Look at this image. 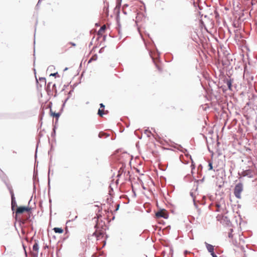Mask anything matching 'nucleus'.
I'll return each mask as SVG.
<instances>
[{
    "label": "nucleus",
    "instance_id": "obj_1",
    "mask_svg": "<svg viewBox=\"0 0 257 257\" xmlns=\"http://www.w3.org/2000/svg\"><path fill=\"white\" fill-rule=\"evenodd\" d=\"M8 178L5 179L2 178V181L6 185L8 189L9 190L11 196V207L12 210H14L16 207H17L15 194L12 185L7 182Z\"/></svg>",
    "mask_w": 257,
    "mask_h": 257
},
{
    "label": "nucleus",
    "instance_id": "obj_2",
    "mask_svg": "<svg viewBox=\"0 0 257 257\" xmlns=\"http://www.w3.org/2000/svg\"><path fill=\"white\" fill-rule=\"evenodd\" d=\"M94 228L96 229V230L92 234L88 235V239H92V237H95L96 240H100L103 237L104 232L103 231L98 229L99 227L97 224H95Z\"/></svg>",
    "mask_w": 257,
    "mask_h": 257
},
{
    "label": "nucleus",
    "instance_id": "obj_3",
    "mask_svg": "<svg viewBox=\"0 0 257 257\" xmlns=\"http://www.w3.org/2000/svg\"><path fill=\"white\" fill-rule=\"evenodd\" d=\"M243 191V184L241 182L237 183L234 187L233 193L236 198H241V193Z\"/></svg>",
    "mask_w": 257,
    "mask_h": 257
},
{
    "label": "nucleus",
    "instance_id": "obj_4",
    "mask_svg": "<svg viewBox=\"0 0 257 257\" xmlns=\"http://www.w3.org/2000/svg\"><path fill=\"white\" fill-rule=\"evenodd\" d=\"M156 216L157 218H163L167 219L169 217V214L165 209H160L156 213Z\"/></svg>",
    "mask_w": 257,
    "mask_h": 257
},
{
    "label": "nucleus",
    "instance_id": "obj_5",
    "mask_svg": "<svg viewBox=\"0 0 257 257\" xmlns=\"http://www.w3.org/2000/svg\"><path fill=\"white\" fill-rule=\"evenodd\" d=\"M233 79H231L230 76H228V77H225L223 79V82L224 83L226 84L228 89L232 91V82H233Z\"/></svg>",
    "mask_w": 257,
    "mask_h": 257
},
{
    "label": "nucleus",
    "instance_id": "obj_6",
    "mask_svg": "<svg viewBox=\"0 0 257 257\" xmlns=\"http://www.w3.org/2000/svg\"><path fill=\"white\" fill-rule=\"evenodd\" d=\"M31 210V207H26V206H19L17 207L16 213V214H22L24 212H29Z\"/></svg>",
    "mask_w": 257,
    "mask_h": 257
},
{
    "label": "nucleus",
    "instance_id": "obj_7",
    "mask_svg": "<svg viewBox=\"0 0 257 257\" xmlns=\"http://www.w3.org/2000/svg\"><path fill=\"white\" fill-rule=\"evenodd\" d=\"M241 175L243 177H247L251 178L253 177V172L251 169L243 170L241 172Z\"/></svg>",
    "mask_w": 257,
    "mask_h": 257
},
{
    "label": "nucleus",
    "instance_id": "obj_8",
    "mask_svg": "<svg viewBox=\"0 0 257 257\" xmlns=\"http://www.w3.org/2000/svg\"><path fill=\"white\" fill-rule=\"evenodd\" d=\"M121 2L122 0H116V5L114 10L117 13V19H118L119 17L120 9L121 7Z\"/></svg>",
    "mask_w": 257,
    "mask_h": 257
},
{
    "label": "nucleus",
    "instance_id": "obj_9",
    "mask_svg": "<svg viewBox=\"0 0 257 257\" xmlns=\"http://www.w3.org/2000/svg\"><path fill=\"white\" fill-rule=\"evenodd\" d=\"M205 244L206 248L209 252H213L214 250V247L213 245L205 242Z\"/></svg>",
    "mask_w": 257,
    "mask_h": 257
},
{
    "label": "nucleus",
    "instance_id": "obj_10",
    "mask_svg": "<svg viewBox=\"0 0 257 257\" xmlns=\"http://www.w3.org/2000/svg\"><path fill=\"white\" fill-rule=\"evenodd\" d=\"M99 105H100V108L98 109L97 114L99 116H102L104 114V112H103V111L102 109H101L100 108H102V109H103L104 108L105 106L102 103H100L99 104Z\"/></svg>",
    "mask_w": 257,
    "mask_h": 257
},
{
    "label": "nucleus",
    "instance_id": "obj_11",
    "mask_svg": "<svg viewBox=\"0 0 257 257\" xmlns=\"http://www.w3.org/2000/svg\"><path fill=\"white\" fill-rule=\"evenodd\" d=\"M53 230L56 233H62L64 231L63 229L61 227H54Z\"/></svg>",
    "mask_w": 257,
    "mask_h": 257
},
{
    "label": "nucleus",
    "instance_id": "obj_12",
    "mask_svg": "<svg viewBox=\"0 0 257 257\" xmlns=\"http://www.w3.org/2000/svg\"><path fill=\"white\" fill-rule=\"evenodd\" d=\"M50 112H51V115L53 116V117H55L57 120H58L59 117H60V115H61V113L60 112H57V113H56V112H53L51 110H50Z\"/></svg>",
    "mask_w": 257,
    "mask_h": 257
},
{
    "label": "nucleus",
    "instance_id": "obj_13",
    "mask_svg": "<svg viewBox=\"0 0 257 257\" xmlns=\"http://www.w3.org/2000/svg\"><path fill=\"white\" fill-rule=\"evenodd\" d=\"M39 248V247L38 241H36L35 243L33 244V249L34 251L38 252Z\"/></svg>",
    "mask_w": 257,
    "mask_h": 257
},
{
    "label": "nucleus",
    "instance_id": "obj_14",
    "mask_svg": "<svg viewBox=\"0 0 257 257\" xmlns=\"http://www.w3.org/2000/svg\"><path fill=\"white\" fill-rule=\"evenodd\" d=\"M51 84V82H49L46 87V90L47 92V93L48 95H50V94L51 92V89H50Z\"/></svg>",
    "mask_w": 257,
    "mask_h": 257
},
{
    "label": "nucleus",
    "instance_id": "obj_15",
    "mask_svg": "<svg viewBox=\"0 0 257 257\" xmlns=\"http://www.w3.org/2000/svg\"><path fill=\"white\" fill-rule=\"evenodd\" d=\"M97 59V55L96 54L93 55L88 61V63H90L92 61H95Z\"/></svg>",
    "mask_w": 257,
    "mask_h": 257
},
{
    "label": "nucleus",
    "instance_id": "obj_16",
    "mask_svg": "<svg viewBox=\"0 0 257 257\" xmlns=\"http://www.w3.org/2000/svg\"><path fill=\"white\" fill-rule=\"evenodd\" d=\"M37 176V173H35L34 172V176H33V179H34L33 189L34 191L36 190L35 182H36V179Z\"/></svg>",
    "mask_w": 257,
    "mask_h": 257
},
{
    "label": "nucleus",
    "instance_id": "obj_17",
    "mask_svg": "<svg viewBox=\"0 0 257 257\" xmlns=\"http://www.w3.org/2000/svg\"><path fill=\"white\" fill-rule=\"evenodd\" d=\"M106 29V27L105 26H102L99 30L98 32V35H100L101 33L103 32Z\"/></svg>",
    "mask_w": 257,
    "mask_h": 257
},
{
    "label": "nucleus",
    "instance_id": "obj_18",
    "mask_svg": "<svg viewBox=\"0 0 257 257\" xmlns=\"http://www.w3.org/2000/svg\"><path fill=\"white\" fill-rule=\"evenodd\" d=\"M208 170L210 171L213 169V163L211 160L208 161Z\"/></svg>",
    "mask_w": 257,
    "mask_h": 257
},
{
    "label": "nucleus",
    "instance_id": "obj_19",
    "mask_svg": "<svg viewBox=\"0 0 257 257\" xmlns=\"http://www.w3.org/2000/svg\"><path fill=\"white\" fill-rule=\"evenodd\" d=\"M0 177L2 179V178L7 179V177L6 176V175L4 173V172L0 169Z\"/></svg>",
    "mask_w": 257,
    "mask_h": 257
},
{
    "label": "nucleus",
    "instance_id": "obj_20",
    "mask_svg": "<svg viewBox=\"0 0 257 257\" xmlns=\"http://www.w3.org/2000/svg\"><path fill=\"white\" fill-rule=\"evenodd\" d=\"M56 126H54V127L53 128V131L51 133V137H54L56 135Z\"/></svg>",
    "mask_w": 257,
    "mask_h": 257
},
{
    "label": "nucleus",
    "instance_id": "obj_21",
    "mask_svg": "<svg viewBox=\"0 0 257 257\" xmlns=\"http://www.w3.org/2000/svg\"><path fill=\"white\" fill-rule=\"evenodd\" d=\"M144 133L147 135L148 137H150V135H152L151 132L148 130H145Z\"/></svg>",
    "mask_w": 257,
    "mask_h": 257
},
{
    "label": "nucleus",
    "instance_id": "obj_22",
    "mask_svg": "<svg viewBox=\"0 0 257 257\" xmlns=\"http://www.w3.org/2000/svg\"><path fill=\"white\" fill-rule=\"evenodd\" d=\"M39 80L41 82L44 83V84L46 85V79L45 77H40Z\"/></svg>",
    "mask_w": 257,
    "mask_h": 257
},
{
    "label": "nucleus",
    "instance_id": "obj_23",
    "mask_svg": "<svg viewBox=\"0 0 257 257\" xmlns=\"http://www.w3.org/2000/svg\"><path fill=\"white\" fill-rule=\"evenodd\" d=\"M50 166L49 167V171H48V186H50Z\"/></svg>",
    "mask_w": 257,
    "mask_h": 257
},
{
    "label": "nucleus",
    "instance_id": "obj_24",
    "mask_svg": "<svg viewBox=\"0 0 257 257\" xmlns=\"http://www.w3.org/2000/svg\"><path fill=\"white\" fill-rule=\"evenodd\" d=\"M69 99V96H68L66 99L65 100H64L63 104H62V108L61 109V111H62L63 110V107L65 106V103L67 101V100Z\"/></svg>",
    "mask_w": 257,
    "mask_h": 257
},
{
    "label": "nucleus",
    "instance_id": "obj_25",
    "mask_svg": "<svg viewBox=\"0 0 257 257\" xmlns=\"http://www.w3.org/2000/svg\"><path fill=\"white\" fill-rule=\"evenodd\" d=\"M52 90H54L55 91V94L54 96H56L57 95V89H56V86L55 84H53L52 85Z\"/></svg>",
    "mask_w": 257,
    "mask_h": 257
},
{
    "label": "nucleus",
    "instance_id": "obj_26",
    "mask_svg": "<svg viewBox=\"0 0 257 257\" xmlns=\"http://www.w3.org/2000/svg\"><path fill=\"white\" fill-rule=\"evenodd\" d=\"M202 169H203L202 165L201 164H200L198 166V168H197V170H198V173H199V172H201V171L202 170Z\"/></svg>",
    "mask_w": 257,
    "mask_h": 257
},
{
    "label": "nucleus",
    "instance_id": "obj_27",
    "mask_svg": "<svg viewBox=\"0 0 257 257\" xmlns=\"http://www.w3.org/2000/svg\"><path fill=\"white\" fill-rule=\"evenodd\" d=\"M40 139H39L38 142H37V147H36V152H35V158L37 157V150H38V145H39V143H40Z\"/></svg>",
    "mask_w": 257,
    "mask_h": 257
},
{
    "label": "nucleus",
    "instance_id": "obj_28",
    "mask_svg": "<svg viewBox=\"0 0 257 257\" xmlns=\"http://www.w3.org/2000/svg\"><path fill=\"white\" fill-rule=\"evenodd\" d=\"M50 76H55V77H59V75L58 73V72H56V73H51Z\"/></svg>",
    "mask_w": 257,
    "mask_h": 257
},
{
    "label": "nucleus",
    "instance_id": "obj_29",
    "mask_svg": "<svg viewBox=\"0 0 257 257\" xmlns=\"http://www.w3.org/2000/svg\"><path fill=\"white\" fill-rule=\"evenodd\" d=\"M77 218V216H75V217H74V219H72L71 220H68L66 222V224H68L69 222H71V221H74V220H75L76 218Z\"/></svg>",
    "mask_w": 257,
    "mask_h": 257
},
{
    "label": "nucleus",
    "instance_id": "obj_30",
    "mask_svg": "<svg viewBox=\"0 0 257 257\" xmlns=\"http://www.w3.org/2000/svg\"><path fill=\"white\" fill-rule=\"evenodd\" d=\"M193 204H194V206L195 207V208L196 209L198 208V205L197 204V203H196V202L195 201V199H193Z\"/></svg>",
    "mask_w": 257,
    "mask_h": 257
},
{
    "label": "nucleus",
    "instance_id": "obj_31",
    "mask_svg": "<svg viewBox=\"0 0 257 257\" xmlns=\"http://www.w3.org/2000/svg\"><path fill=\"white\" fill-rule=\"evenodd\" d=\"M122 172V168H120L118 171L117 177H119L121 175Z\"/></svg>",
    "mask_w": 257,
    "mask_h": 257
},
{
    "label": "nucleus",
    "instance_id": "obj_32",
    "mask_svg": "<svg viewBox=\"0 0 257 257\" xmlns=\"http://www.w3.org/2000/svg\"><path fill=\"white\" fill-rule=\"evenodd\" d=\"M210 254L212 257H217V255L214 252V250L213 252H211Z\"/></svg>",
    "mask_w": 257,
    "mask_h": 257
},
{
    "label": "nucleus",
    "instance_id": "obj_33",
    "mask_svg": "<svg viewBox=\"0 0 257 257\" xmlns=\"http://www.w3.org/2000/svg\"><path fill=\"white\" fill-rule=\"evenodd\" d=\"M119 208V204H116V208L114 210V211H117Z\"/></svg>",
    "mask_w": 257,
    "mask_h": 257
},
{
    "label": "nucleus",
    "instance_id": "obj_34",
    "mask_svg": "<svg viewBox=\"0 0 257 257\" xmlns=\"http://www.w3.org/2000/svg\"><path fill=\"white\" fill-rule=\"evenodd\" d=\"M128 7V4H124L122 6V9H125V8H126Z\"/></svg>",
    "mask_w": 257,
    "mask_h": 257
},
{
    "label": "nucleus",
    "instance_id": "obj_35",
    "mask_svg": "<svg viewBox=\"0 0 257 257\" xmlns=\"http://www.w3.org/2000/svg\"><path fill=\"white\" fill-rule=\"evenodd\" d=\"M190 196L193 198V200L195 199V196H194L193 193L192 192H190Z\"/></svg>",
    "mask_w": 257,
    "mask_h": 257
},
{
    "label": "nucleus",
    "instance_id": "obj_36",
    "mask_svg": "<svg viewBox=\"0 0 257 257\" xmlns=\"http://www.w3.org/2000/svg\"><path fill=\"white\" fill-rule=\"evenodd\" d=\"M111 201V198H107L106 199L107 203H109Z\"/></svg>",
    "mask_w": 257,
    "mask_h": 257
},
{
    "label": "nucleus",
    "instance_id": "obj_37",
    "mask_svg": "<svg viewBox=\"0 0 257 257\" xmlns=\"http://www.w3.org/2000/svg\"><path fill=\"white\" fill-rule=\"evenodd\" d=\"M197 212L198 213V215H200V213H201V209L198 208L197 209Z\"/></svg>",
    "mask_w": 257,
    "mask_h": 257
},
{
    "label": "nucleus",
    "instance_id": "obj_38",
    "mask_svg": "<svg viewBox=\"0 0 257 257\" xmlns=\"http://www.w3.org/2000/svg\"><path fill=\"white\" fill-rule=\"evenodd\" d=\"M104 47H102L101 48L99 51V53H102L103 52V50H104Z\"/></svg>",
    "mask_w": 257,
    "mask_h": 257
},
{
    "label": "nucleus",
    "instance_id": "obj_39",
    "mask_svg": "<svg viewBox=\"0 0 257 257\" xmlns=\"http://www.w3.org/2000/svg\"><path fill=\"white\" fill-rule=\"evenodd\" d=\"M204 177H203V178L202 179L197 180V182H200L202 183L204 181Z\"/></svg>",
    "mask_w": 257,
    "mask_h": 257
},
{
    "label": "nucleus",
    "instance_id": "obj_40",
    "mask_svg": "<svg viewBox=\"0 0 257 257\" xmlns=\"http://www.w3.org/2000/svg\"><path fill=\"white\" fill-rule=\"evenodd\" d=\"M69 44H71L72 46H75L76 44L73 42H69Z\"/></svg>",
    "mask_w": 257,
    "mask_h": 257
},
{
    "label": "nucleus",
    "instance_id": "obj_41",
    "mask_svg": "<svg viewBox=\"0 0 257 257\" xmlns=\"http://www.w3.org/2000/svg\"><path fill=\"white\" fill-rule=\"evenodd\" d=\"M122 13L124 15H126L127 14V13L124 10V9H122Z\"/></svg>",
    "mask_w": 257,
    "mask_h": 257
},
{
    "label": "nucleus",
    "instance_id": "obj_42",
    "mask_svg": "<svg viewBox=\"0 0 257 257\" xmlns=\"http://www.w3.org/2000/svg\"><path fill=\"white\" fill-rule=\"evenodd\" d=\"M216 206L217 208H219L220 207V205L219 204H217Z\"/></svg>",
    "mask_w": 257,
    "mask_h": 257
},
{
    "label": "nucleus",
    "instance_id": "obj_43",
    "mask_svg": "<svg viewBox=\"0 0 257 257\" xmlns=\"http://www.w3.org/2000/svg\"><path fill=\"white\" fill-rule=\"evenodd\" d=\"M188 253H189V252L187 250H185L184 252L185 255H186Z\"/></svg>",
    "mask_w": 257,
    "mask_h": 257
},
{
    "label": "nucleus",
    "instance_id": "obj_44",
    "mask_svg": "<svg viewBox=\"0 0 257 257\" xmlns=\"http://www.w3.org/2000/svg\"><path fill=\"white\" fill-rule=\"evenodd\" d=\"M98 137H99V138H101V137H102L101 133H100L99 134V135H98Z\"/></svg>",
    "mask_w": 257,
    "mask_h": 257
},
{
    "label": "nucleus",
    "instance_id": "obj_45",
    "mask_svg": "<svg viewBox=\"0 0 257 257\" xmlns=\"http://www.w3.org/2000/svg\"><path fill=\"white\" fill-rule=\"evenodd\" d=\"M156 67H157V68H158V69L159 70H160V71L161 70L160 68L158 66V65H156Z\"/></svg>",
    "mask_w": 257,
    "mask_h": 257
},
{
    "label": "nucleus",
    "instance_id": "obj_46",
    "mask_svg": "<svg viewBox=\"0 0 257 257\" xmlns=\"http://www.w3.org/2000/svg\"><path fill=\"white\" fill-rule=\"evenodd\" d=\"M106 37V36H105V35L103 36V40L104 41H105V40Z\"/></svg>",
    "mask_w": 257,
    "mask_h": 257
},
{
    "label": "nucleus",
    "instance_id": "obj_47",
    "mask_svg": "<svg viewBox=\"0 0 257 257\" xmlns=\"http://www.w3.org/2000/svg\"><path fill=\"white\" fill-rule=\"evenodd\" d=\"M39 137H41L42 136V134H41L40 133H39Z\"/></svg>",
    "mask_w": 257,
    "mask_h": 257
},
{
    "label": "nucleus",
    "instance_id": "obj_48",
    "mask_svg": "<svg viewBox=\"0 0 257 257\" xmlns=\"http://www.w3.org/2000/svg\"><path fill=\"white\" fill-rule=\"evenodd\" d=\"M40 1H41V0H39V1H38V3H37V6H38L39 5V4H40Z\"/></svg>",
    "mask_w": 257,
    "mask_h": 257
},
{
    "label": "nucleus",
    "instance_id": "obj_49",
    "mask_svg": "<svg viewBox=\"0 0 257 257\" xmlns=\"http://www.w3.org/2000/svg\"><path fill=\"white\" fill-rule=\"evenodd\" d=\"M36 83H37V86L38 87L39 82H38V80L37 79H36Z\"/></svg>",
    "mask_w": 257,
    "mask_h": 257
},
{
    "label": "nucleus",
    "instance_id": "obj_50",
    "mask_svg": "<svg viewBox=\"0 0 257 257\" xmlns=\"http://www.w3.org/2000/svg\"><path fill=\"white\" fill-rule=\"evenodd\" d=\"M105 244H106V241H105V240H104V243H103V246H105Z\"/></svg>",
    "mask_w": 257,
    "mask_h": 257
},
{
    "label": "nucleus",
    "instance_id": "obj_51",
    "mask_svg": "<svg viewBox=\"0 0 257 257\" xmlns=\"http://www.w3.org/2000/svg\"><path fill=\"white\" fill-rule=\"evenodd\" d=\"M73 91V90H71L69 92V95H70L71 94V92Z\"/></svg>",
    "mask_w": 257,
    "mask_h": 257
},
{
    "label": "nucleus",
    "instance_id": "obj_52",
    "mask_svg": "<svg viewBox=\"0 0 257 257\" xmlns=\"http://www.w3.org/2000/svg\"><path fill=\"white\" fill-rule=\"evenodd\" d=\"M68 68L67 67H66V68L64 69V71H66V70H68Z\"/></svg>",
    "mask_w": 257,
    "mask_h": 257
},
{
    "label": "nucleus",
    "instance_id": "obj_53",
    "mask_svg": "<svg viewBox=\"0 0 257 257\" xmlns=\"http://www.w3.org/2000/svg\"><path fill=\"white\" fill-rule=\"evenodd\" d=\"M92 44V42H90V44H89V46H90V45H91Z\"/></svg>",
    "mask_w": 257,
    "mask_h": 257
},
{
    "label": "nucleus",
    "instance_id": "obj_54",
    "mask_svg": "<svg viewBox=\"0 0 257 257\" xmlns=\"http://www.w3.org/2000/svg\"><path fill=\"white\" fill-rule=\"evenodd\" d=\"M35 63V58H34V64Z\"/></svg>",
    "mask_w": 257,
    "mask_h": 257
},
{
    "label": "nucleus",
    "instance_id": "obj_55",
    "mask_svg": "<svg viewBox=\"0 0 257 257\" xmlns=\"http://www.w3.org/2000/svg\"><path fill=\"white\" fill-rule=\"evenodd\" d=\"M221 87L222 88V89H223V90L224 89V87H223V86H221Z\"/></svg>",
    "mask_w": 257,
    "mask_h": 257
},
{
    "label": "nucleus",
    "instance_id": "obj_56",
    "mask_svg": "<svg viewBox=\"0 0 257 257\" xmlns=\"http://www.w3.org/2000/svg\"><path fill=\"white\" fill-rule=\"evenodd\" d=\"M190 156V158H191V156L189 155H188L187 156Z\"/></svg>",
    "mask_w": 257,
    "mask_h": 257
},
{
    "label": "nucleus",
    "instance_id": "obj_57",
    "mask_svg": "<svg viewBox=\"0 0 257 257\" xmlns=\"http://www.w3.org/2000/svg\"><path fill=\"white\" fill-rule=\"evenodd\" d=\"M35 50H34V56H35Z\"/></svg>",
    "mask_w": 257,
    "mask_h": 257
},
{
    "label": "nucleus",
    "instance_id": "obj_58",
    "mask_svg": "<svg viewBox=\"0 0 257 257\" xmlns=\"http://www.w3.org/2000/svg\"><path fill=\"white\" fill-rule=\"evenodd\" d=\"M194 168H195V166L194 165V166H193V168H192V169H194Z\"/></svg>",
    "mask_w": 257,
    "mask_h": 257
},
{
    "label": "nucleus",
    "instance_id": "obj_59",
    "mask_svg": "<svg viewBox=\"0 0 257 257\" xmlns=\"http://www.w3.org/2000/svg\"><path fill=\"white\" fill-rule=\"evenodd\" d=\"M114 217H115L114 216H113V217H112V220H113V219H114Z\"/></svg>",
    "mask_w": 257,
    "mask_h": 257
},
{
    "label": "nucleus",
    "instance_id": "obj_60",
    "mask_svg": "<svg viewBox=\"0 0 257 257\" xmlns=\"http://www.w3.org/2000/svg\"><path fill=\"white\" fill-rule=\"evenodd\" d=\"M134 193L135 195H136V193L135 191H134Z\"/></svg>",
    "mask_w": 257,
    "mask_h": 257
}]
</instances>
